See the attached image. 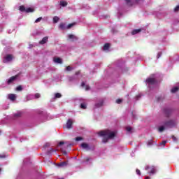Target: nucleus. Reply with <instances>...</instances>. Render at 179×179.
I'll use <instances>...</instances> for the list:
<instances>
[{
  "label": "nucleus",
  "instance_id": "1",
  "mask_svg": "<svg viewBox=\"0 0 179 179\" xmlns=\"http://www.w3.org/2000/svg\"><path fill=\"white\" fill-rule=\"evenodd\" d=\"M99 135L103 137V143H106V142H108V140L114 139L115 135H117V132L111 130H104L99 132Z\"/></svg>",
  "mask_w": 179,
  "mask_h": 179
},
{
  "label": "nucleus",
  "instance_id": "2",
  "mask_svg": "<svg viewBox=\"0 0 179 179\" xmlns=\"http://www.w3.org/2000/svg\"><path fill=\"white\" fill-rule=\"evenodd\" d=\"M173 127H176V121L174 120H169L165 122L164 126H161L159 128V132H163L167 128H173Z\"/></svg>",
  "mask_w": 179,
  "mask_h": 179
},
{
  "label": "nucleus",
  "instance_id": "3",
  "mask_svg": "<svg viewBox=\"0 0 179 179\" xmlns=\"http://www.w3.org/2000/svg\"><path fill=\"white\" fill-rule=\"evenodd\" d=\"M156 83V79L155 78V75L150 76L146 80V84L150 86V85H155Z\"/></svg>",
  "mask_w": 179,
  "mask_h": 179
},
{
  "label": "nucleus",
  "instance_id": "4",
  "mask_svg": "<svg viewBox=\"0 0 179 179\" xmlns=\"http://www.w3.org/2000/svg\"><path fill=\"white\" fill-rule=\"evenodd\" d=\"M20 10L21 12H26L27 13H30L34 12V8H24V6H20Z\"/></svg>",
  "mask_w": 179,
  "mask_h": 179
},
{
  "label": "nucleus",
  "instance_id": "5",
  "mask_svg": "<svg viewBox=\"0 0 179 179\" xmlns=\"http://www.w3.org/2000/svg\"><path fill=\"white\" fill-rule=\"evenodd\" d=\"M19 79V75L14 76L13 77H10L8 80H7V84L8 85H12L13 82H16Z\"/></svg>",
  "mask_w": 179,
  "mask_h": 179
},
{
  "label": "nucleus",
  "instance_id": "6",
  "mask_svg": "<svg viewBox=\"0 0 179 179\" xmlns=\"http://www.w3.org/2000/svg\"><path fill=\"white\" fill-rule=\"evenodd\" d=\"M13 59V55H6L3 60V62H4V64H8V62H10Z\"/></svg>",
  "mask_w": 179,
  "mask_h": 179
},
{
  "label": "nucleus",
  "instance_id": "7",
  "mask_svg": "<svg viewBox=\"0 0 179 179\" xmlns=\"http://www.w3.org/2000/svg\"><path fill=\"white\" fill-rule=\"evenodd\" d=\"M145 169L148 170L150 174H155L156 173V169L153 166H146Z\"/></svg>",
  "mask_w": 179,
  "mask_h": 179
},
{
  "label": "nucleus",
  "instance_id": "8",
  "mask_svg": "<svg viewBox=\"0 0 179 179\" xmlns=\"http://www.w3.org/2000/svg\"><path fill=\"white\" fill-rule=\"evenodd\" d=\"M40 94L38 93H36L34 95V94H29L27 98V100H33L34 99H40Z\"/></svg>",
  "mask_w": 179,
  "mask_h": 179
},
{
  "label": "nucleus",
  "instance_id": "9",
  "mask_svg": "<svg viewBox=\"0 0 179 179\" xmlns=\"http://www.w3.org/2000/svg\"><path fill=\"white\" fill-rule=\"evenodd\" d=\"M68 40H69V41H76V40H78V37L73 34H69Z\"/></svg>",
  "mask_w": 179,
  "mask_h": 179
},
{
  "label": "nucleus",
  "instance_id": "10",
  "mask_svg": "<svg viewBox=\"0 0 179 179\" xmlns=\"http://www.w3.org/2000/svg\"><path fill=\"white\" fill-rule=\"evenodd\" d=\"M73 124V120H72L71 119L69 120L66 124V129H71V128H72Z\"/></svg>",
  "mask_w": 179,
  "mask_h": 179
},
{
  "label": "nucleus",
  "instance_id": "11",
  "mask_svg": "<svg viewBox=\"0 0 179 179\" xmlns=\"http://www.w3.org/2000/svg\"><path fill=\"white\" fill-rule=\"evenodd\" d=\"M125 2L129 5H134V3H138L139 0H125Z\"/></svg>",
  "mask_w": 179,
  "mask_h": 179
},
{
  "label": "nucleus",
  "instance_id": "12",
  "mask_svg": "<svg viewBox=\"0 0 179 179\" xmlns=\"http://www.w3.org/2000/svg\"><path fill=\"white\" fill-rule=\"evenodd\" d=\"M8 97L9 100H11L12 101H15V100H16L17 95L15 94H9L8 95Z\"/></svg>",
  "mask_w": 179,
  "mask_h": 179
},
{
  "label": "nucleus",
  "instance_id": "13",
  "mask_svg": "<svg viewBox=\"0 0 179 179\" xmlns=\"http://www.w3.org/2000/svg\"><path fill=\"white\" fill-rule=\"evenodd\" d=\"M53 61L55 64H62V59L59 57H55Z\"/></svg>",
  "mask_w": 179,
  "mask_h": 179
},
{
  "label": "nucleus",
  "instance_id": "14",
  "mask_svg": "<svg viewBox=\"0 0 179 179\" xmlns=\"http://www.w3.org/2000/svg\"><path fill=\"white\" fill-rule=\"evenodd\" d=\"M81 148H83V149H85V150H89V149H90L89 144H87L86 143H83L81 144Z\"/></svg>",
  "mask_w": 179,
  "mask_h": 179
},
{
  "label": "nucleus",
  "instance_id": "15",
  "mask_svg": "<svg viewBox=\"0 0 179 179\" xmlns=\"http://www.w3.org/2000/svg\"><path fill=\"white\" fill-rule=\"evenodd\" d=\"M48 41V37L45 36L39 43L40 44H45Z\"/></svg>",
  "mask_w": 179,
  "mask_h": 179
},
{
  "label": "nucleus",
  "instance_id": "16",
  "mask_svg": "<svg viewBox=\"0 0 179 179\" xmlns=\"http://www.w3.org/2000/svg\"><path fill=\"white\" fill-rule=\"evenodd\" d=\"M142 30L141 29H134L132 31L131 34L134 36L135 34H138V33H141Z\"/></svg>",
  "mask_w": 179,
  "mask_h": 179
},
{
  "label": "nucleus",
  "instance_id": "17",
  "mask_svg": "<svg viewBox=\"0 0 179 179\" xmlns=\"http://www.w3.org/2000/svg\"><path fill=\"white\" fill-rule=\"evenodd\" d=\"M110 49V44L106 43L103 46V51H108Z\"/></svg>",
  "mask_w": 179,
  "mask_h": 179
},
{
  "label": "nucleus",
  "instance_id": "18",
  "mask_svg": "<svg viewBox=\"0 0 179 179\" xmlns=\"http://www.w3.org/2000/svg\"><path fill=\"white\" fill-rule=\"evenodd\" d=\"M81 86H82V87L85 89V90H89V89H90L89 85H87L86 84H85V83H82Z\"/></svg>",
  "mask_w": 179,
  "mask_h": 179
},
{
  "label": "nucleus",
  "instance_id": "19",
  "mask_svg": "<svg viewBox=\"0 0 179 179\" xmlns=\"http://www.w3.org/2000/svg\"><path fill=\"white\" fill-rule=\"evenodd\" d=\"M61 6H66L68 5V3L65 0H62L60 1Z\"/></svg>",
  "mask_w": 179,
  "mask_h": 179
},
{
  "label": "nucleus",
  "instance_id": "20",
  "mask_svg": "<svg viewBox=\"0 0 179 179\" xmlns=\"http://www.w3.org/2000/svg\"><path fill=\"white\" fill-rule=\"evenodd\" d=\"M87 107V105L85 103H83L80 104V108H82L83 110H86Z\"/></svg>",
  "mask_w": 179,
  "mask_h": 179
},
{
  "label": "nucleus",
  "instance_id": "21",
  "mask_svg": "<svg viewBox=\"0 0 179 179\" xmlns=\"http://www.w3.org/2000/svg\"><path fill=\"white\" fill-rule=\"evenodd\" d=\"M59 21V17L55 16L53 17V23H58Z\"/></svg>",
  "mask_w": 179,
  "mask_h": 179
},
{
  "label": "nucleus",
  "instance_id": "22",
  "mask_svg": "<svg viewBox=\"0 0 179 179\" xmlns=\"http://www.w3.org/2000/svg\"><path fill=\"white\" fill-rule=\"evenodd\" d=\"M59 29H62V30H65V29H66L65 24H64V23L60 24Z\"/></svg>",
  "mask_w": 179,
  "mask_h": 179
},
{
  "label": "nucleus",
  "instance_id": "23",
  "mask_svg": "<svg viewBox=\"0 0 179 179\" xmlns=\"http://www.w3.org/2000/svg\"><path fill=\"white\" fill-rule=\"evenodd\" d=\"M67 165H68L67 162H62V163L58 164V166L59 167H64V166H67Z\"/></svg>",
  "mask_w": 179,
  "mask_h": 179
},
{
  "label": "nucleus",
  "instance_id": "24",
  "mask_svg": "<svg viewBox=\"0 0 179 179\" xmlns=\"http://www.w3.org/2000/svg\"><path fill=\"white\" fill-rule=\"evenodd\" d=\"M167 143L166 141H162L160 144L159 146H161L162 148H164V146H166V144Z\"/></svg>",
  "mask_w": 179,
  "mask_h": 179
},
{
  "label": "nucleus",
  "instance_id": "25",
  "mask_svg": "<svg viewBox=\"0 0 179 179\" xmlns=\"http://www.w3.org/2000/svg\"><path fill=\"white\" fill-rule=\"evenodd\" d=\"M16 90L17 92H22V90H23V87H22V85H19L16 87Z\"/></svg>",
  "mask_w": 179,
  "mask_h": 179
},
{
  "label": "nucleus",
  "instance_id": "26",
  "mask_svg": "<svg viewBox=\"0 0 179 179\" xmlns=\"http://www.w3.org/2000/svg\"><path fill=\"white\" fill-rule=\"evenodd\" d=\"M72 69H73V68L69 66L66 67L65 71H66L67 72H71V71H72Z\"/></svg>",
  "mask_w": 179,
  "mask_h": 179
},
{
  "label": "nucleus",
  "instance_id": "27",
  "mask_svg": "<svg viewBox=\"0 0 179 179\" xmlns=\"http://www.w3.org/2000/svg\"><path fill=\"white\" fill-rule=\"evenodd\" d=\"M176 92H178V87H175L171 89V92L172 93H176Z\"/></svg>",
  "mask_w": 179,
  "mask_h": 179
},
{
  "label": "nucleus",
  "instance_id": "28",
  "mask_svg": "<svg viewBox=\"0 0 179 179\" xmlns=\"http://www.w3.org/2000/svg\"><path fill=\"white\" fill-rule=\"evenodd\" d=\"M75 23H71V24H69L66 27V29H71V27H73Z\"/></svg>",
  "mask_w": 179,
  "mask_h": 179
},
{
  "label": "nucleus",
  "instance_id": "29",
  "mask_svg": "<svg viewBox=\"0 0 179 179\" xmlns=\"http://www.w3.org/2000/svg\"><path fill=\"white\" fill-rule=\"evenodd\" d=\"M55 97L56 99H59V98L62 97V95H61L60 93H56L55 95Z\"/></svg>",
  "mask_w": 179,
  "mask_h": 179
},
{
  "label": "nucleus",
  "instance_id": "30",
  "mask_svg": "<svg viewBox=\"0 0 179 179\" xmlns=\"http://www.w3.org/2000/svg\"><path fill=\"white\" fill-rule=\"evenodd\" d=\"M126 130L127 131V132H131L132 131V127H127Z\"/></svg>",
  "mask_w": 179,
  "mask_h": 179
},
{
  "label": "nucleus",
  "instance_id": "31",
  "mask_svg": "<svg viewBox=\"0 0 179 179\" xmlns=\"http://www.w3.org/2000/svg\"><path fill=\"white\" fill-rule=\"evenodd\" d=\"M43 20V17H39V18H37L35 21V23H38V22H41V20Z\"/></svg>",
  "mask_w": 179,
  "mask_h": 179
},
{
  "label": "nucleus",
  "instance_id": "32",
  "mask_svg": "<svg viewBox=\"0 0 179 179\" xmlns=\"http://www.w3.org/2000/svg\"><path fill=\"white\" fill-rule=\"evenodd\" d=\"M22 115V113L18 112L14 115V117H20Z\"/></svg>",
  "mask_w": 179,
  "mask_h": 179
},
{
  "label": "nucleus",
  "instance_id": "33",
  "mask_svg": "<svg viewBox=\"0 0 179 179\" xmlns=\"http://www.w3.org/2000/svg\"><path fill=\"white\" fill-rule=\"evenodd\" d=\"M76 141L77 142H79V141H83V138L82 137H77L76 138Z\"/></svg>",
  "mask_w": 179,
  "mask_h": 179
},
{
  "label": "nucleus",
  "instance_id": "34",
  "mask_svg": "<svg viewBox=\"0 0 179 179\" xmlns=\"http://www.w3.org/2000/svg\"><path fill=\"white\" fill-rule=\"evenodd\" d=\"M179 10V5L177 6L175 8H174V12H178Z\"/></svg>",
  "mask_w": 179,
  "mask_h": 179
},
{
  "label": "nucleus",
  "instance_id": "35",
  "mask_svg": "<svg viewBox=\"0 0 179 179\" xmlns=\"http://www.w3.org/2000/svg\"><path fill=\"white\" fill-rule=\"evenodd\" d=\"M136 173L138 176H141V171L139 169H136Z\"/></svg>",
  "mask_w": 179,
  "mask_h": 179
},
{
  "label": "nucleus",
  "instance_id": "36",
  "mask_svg": "<svg viewBox=\"0 0 179 179\" xmlns=\"http://www.w3.org/2000/svg\"><path fill=\"white\" fill-rule=\"evenodd\" d=\"M160 57H162V52H158L157 58H160Z\"/></svg>",
  "mask_w": 179,
  "mask_h": 179
},
{
  "label": "nucleus",
  "instance_id": "37",
  "mask_svg": "<svg viewBox=\"0 0 179 179\" xmlns=\"http://www.w3.org/2000/svg\"><path fill=\"white\" fill-rule=\"evenodd\" d=\"M122 101V100H121V99H117V100H116V103H117V104H120Z\"/></svg>",
  "mask_w": 179,
  "mask_h": 179
},
{
  "label": "nucleus",
  "instance_id": "38",
  "mask_svg": "<svg viewBox=\"0 0 179 179\" xmlns=\"http://www.w3.org/2000/svg\"><path fill=\"white\" fill-rule=\"evenodd\" d=\"M101 106H103V103H102L96 104V107H101Z\"/></svg>",
  "mask_w": 179,
  "mask_h": 179
},
{
  "label": "nucleus",
  "instance_id": "39",
  "mask_svg": "<svg viewBox=\"0 0 179 179\" xmlns=\"http://www.w3.org/2000/svg\"><path fill=\"white\" fill-rule=\"evenodd\" d=\"M90 157H87L85 158V162H90Z\"/></svg>",
  "mask_w": 179,
  "mask_h": 179
},
{
  "label": "nucleus",
  "instance_id": "40",
  "mask_svg": "<svg viewBox=\"0 0 179 179\" xmlns=\"http://www.w3.org/2000/svg\"><path fill=\"white\" fill-rule=\"evenodd\" d=\"M62 145H64V141H61L58 144L59 146H61Z\"/></svg>",
  "mask_w": 179,
  "mask_h": 179
},
{
  "label": "nucleus",
  "instance_id": "41",
  "mask_svg": "<svg viewBox=\"0 0 179 179\" xmlns=\"http://www.w3.org/2000/svg\"><path fill=\"white\" fill-rule=\"evenodd\" d=\"M172 139H173L174 141H177V138H176V136H172Z\"/></svg>",
  "mask_w": 179,
  "mask_h": 179
},
{
  "label": "nucleus",
  "instance_id": "42",
  "mask_svg": "<svg viewBox=\"0 0 179 179\" xmlns=\"http://www.w3.org/2000/svg\"><path fill=\"white\" fill-rule=\"evenodd\" d=\"M148 145H152V140H150V141H148Z\"/></svg>",
  "mask_w": 179,
  "mask_h": 179
},
{
  "label": "nucleus",
  "instance_id": "43",
  "mask_svg": "<svg viewBox=\"0 0 179 179\" xmlns=\"http://www.w3.org/2000/svg\"><path fill=\"white\" fill-rule=\"evenodd\" d=\"M5 157V155H0V158H3Z\"/></svg>",
  "mask_w": 179,
  "mask_h": 179
},
{
  "label": "nucleus",
  "instance_id": "44",
  "mask_svg": "<svg viewBox=\"0 0 179 179\" xmlns=\"http://www.w3.org/2000/svg\"><path fill=\"white\" fill-rule=\"evenodd\" d=\"M137 97H141V95H138Z\"/></svg>",
  "mask_w": 179,
  "mask_h": 179
},
{
  "label": "nucleus",
  "instance_id": "45",
  "mask_svg": "<svg viewBox=\"0 0 179 179\" xmlns=\"http://www.w3.org/2000/svg\"><path fill=\"white\" fill-rule=\"evenodd\" d=\"M146 178H149V177H146Z\"/></svg>",
  "mask_w": 179,
  "mask_h": 179
},
{
  "label": "nucleus",
  "instance_id": "46",
  "mask_svg": "<svg viewBox=\"0 0 179 179\" xmlns=\"http://www.w3.org/2000/svg\"><path fill=\"white\" fill-rule=\"evenodd\" d=\"M0 171H1V168H0Z\"/></svg>",
  "mask_w": 179,
  "mask_h": 179
}]
</instances>
